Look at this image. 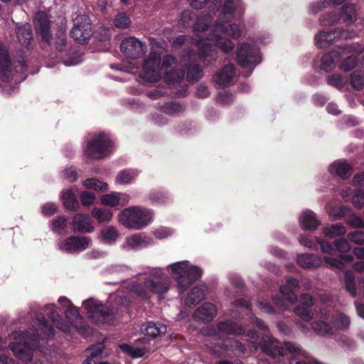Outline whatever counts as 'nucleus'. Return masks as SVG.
Returning a JSON list of instances; mask_svg holds the SVG:
<instances>
[{
  "label": "nucleus",
  "mask_w": 364,
  "mask_h": 364,
  "mask_svg": "<svg viewBox=\"0 0 364 364\" xmlns=\"http://www.w3.org/2000/svg\"><path fill=\"white\" fill-rule=\"evenodd\" d=\"M169 287L170 279L160 268H153L149 274H140L127 286L132 293L143 299H149L151 294H164Z\"/></svg>",
  "instance_id": "nucleus-4"
},
{
  "label": "nucleus",
  "mask_w": 364,
  "mask_h": 364,
  "mask_svg": "<svg viewBox=\"0 0 364 364\" xmlns=\"http://www.w3.org/2000/svg\"><path fill=\"white\" fill-rule=\"evenodd\" d=\"M58 302L62 306L66 308L65 310V314L70 323L77 329L82 328L83 325L82 323V318L78 312L77 309L73 306L66 297H60Z\"/></svg>",
  "instance_id": "nucleus-18"
},
{
  "label": "nucleus",
  "mask_w": 364,
  "mask_h": 364,
  "mask_svg": "<svg viewBox=\"0 0 364 364\" xmlns=\"http://www.w3.org/2000/svg\"><path fill=\"white\" fill-rule=\"evenodd\" d=\"M17 37L23 46H28L33 40L31 26L28 24L18 26L17 27Z\"/></svg>",
  "instance_id": "nucleus-31"
},
{
  "label": "nucleus",
  "mask_w": 364,
  "mask_h": 364,
  "mask_svg": "<svg viewBox=\"0 0 364 364\" xmlns=\"http://www.w3.org/2000/svg\"><path fill=\"white\" fill-rule=\"evenodd\" d=\"M346 82V80L338 75H333L328 78V84L336 87H342Z\"/></svg>",
  "instance_id": "nucleus-54"
},
{
  "label": "nucleus",
  "mask_w": 364,
  "mask_h": 364,
  "mask_svg": "<svg viewBox=\"0 0 364 364\" xmlns=\"http://www.w3.org/2000/svg\"><path fill=\"white\" fill-rule=\"evenodd\" d=\"M195 54L183 55L178 63L176 59L167 55L164 58L160 68L161 54L152 50L143 65L142 77L151 82H157L164 74V79L168 83H178L184 77V68L187 69V78L193 80L200 77L201 70L195 63Z\"/></svg>",
  "instance_id": "nucleus-2"
},
{
  "label": "nucleus",
  "mask_w": 364,
  "mask_h": 364,
  "mask_svg": "<svg viewBox=\"0 0 364 364\" xmlns=\"http://www.w3.org/2000/svg\"><path fill=\"white\" fill-rule=\"evenodd\" d=\"M100 201L102 205L106 206H124L129 203V196L124 193L112 192L102 195L100 198Z\"/></svg>",
  "instance_id": "nucleus-20"
},
{
  "label": "nucleus",
  "mask_w": 364,
  "mask_h": 364,
  "mask_svg": "<svg viewBox=\"0 0 364 364\" xmlns=\"http://www.w3.org/2000/svg\"><path fill=\"white\" fill-rule=\"evenodd\" d=\"M95 195L90 191H83L80 195V200L84 205L88 206L93 203Z\"/></svg>",
  "instance_id": "nucleus-56"
},
{
  "label": "nucleus",
  "mask_w": 364,
  "mask_h": 364,
  "mask_svg": "<svg viewBox=\"0 0 364 364\" xmlns=\"http://www.w3.org/2000/svg\"><path fill=\"white\" fill-rule=\"evenodd\" d=\"M259 54V50L257 47L243 43L237 50L238 63L242 67L250 64L255 65L260 62Z\"/></svg>",
  "instance_id": "nucleus-14"
},
{
  "label": "nucleus",
  "mask_w": 364,
  "mask_h": 364,
  "mask_svg": "<svg viewBox=\"0 0 364 364\" xmlns=\"http://www.w3.org/2000/svg\"><path fill=\"white\" fill-rule=\"evenodd\" d=\"M334 244L337 250L340 252L345 253L350 250V246L346 239H338L335 241Z\"/></svg>",
  "instance_id": "nucleus-57"
},
{
  "label": "nucleus",
  "mask_w": 364,
  "mask_h": 364,
  "mask_svg": "<svg viewBox=\"0 0 364 364\" xmlns=\"http://www.w3.org/2000/svg\"><path fill=\"white\" fill-rule=\"evenodd\" d=\"M247 336L248 337V339L247 340V343L250 344V350L251 351H256L259 346V343L258 342L259 341V336L258 335L255 333L254 331H250L247 333Z\"/></svg>",
  "instance_id": "nucleus-49"
},
{
  "label": "nucleus",
  "mask_w": 364,
  "mask_h": 364,
  "mask_svg": "<svg viewBox=\"0 0 364 364\" xmlns=\"http://www.w3.org/2000/svg\"><path fill=\"white\" fill-rule=\"evenodd\" d=\"M353 202L358 208H361L364 205V190L359 189L357 191L353 196Z\"/></svg>",
  "instance_id": "nucleus-61"
},
{
  "label": "nucleus",
  "mask_w": 364,
  "mask_h": 364,
  "mask_svg": "<svg viewBox=\"0 0 364 364\" xmlns=\"http://www.w3.org/2000/svg\"><path fill=\"white\" fill-rule=\"evenodd\" d=\"M62 200L64 206L67 209H75L78 205L77 199L71 190H66L62 192Z\"/></svg>",
  "instance_id": "nucleus-39"
},
{
  "label": "nucleus",
  "mask_w": 364,
  "mask_h": 364,
  "mask_svg": "<svg viewBox=\"0 0 364 364\" xmlns=\"http://www.w3.org/2000/svg\"><path fill=\"white\" fill-rule=\"evenodd\" d=\"M299 242L301 245L309 249L314 248L315 245L314 240H313L309 236H301L299 238Z\"/></svg>",
  "instance_id": "nucleus-64"
},
{
  "label": "nucleus",
  "mask_w": 364,
  "mask_h": 364,
  "mask_svg": "<svg viewBox=\"0 0 364 364\" xmlns=\"http://www.w3.org/2000/svg\"><path fill=\"white\" fill-rule=\"evenodd\" d=\"M242 11L240 0H225L219 15L218 21L212 28H209L210 22L209 15L197 18L194 25L196 34L199 36L200 33L209 31L206 39L201 38L197 41L200 58L205 59L208 53L213 52L215 46L225 53L233 50L235 45L228 37L239 38L241 35V29L237 24L229 23L233 18L240 17L242 15Z\"/></svg>",
  "instance_id": "nucleus-1"
},
{
  "label": "nucleus",
  "mask_w": 364,
  "mask_h": 364,
  "mask_svg": "<svg viewBox=\"0 0 364 364\" xmlns=\"http://www.w3.org/2000/svg\"><path fill=\"white\" fill-rule=\"evenodd\" d=\"M261 348L267 355L273 358L277 355L284 356L287 353L305 355L296 343L288 341L281 344L278 341L267 336L262 338Z\"/></svg>",
  "instance_id": "nucleus-8"
},
{
  "label": "nucleus",
  "mask_w": 364,
  "mask_h": 364,
  "mask_svg": "<svg viewBox=\"0 0 364 364\" xmlns=\"http://www.w3.org/2000/svg\"><path fill=\"white\" fill-rule=\"evenodd\" d=\"M149 240L142 234H134L126 238L124 248L127 250H138L146 247Z\"/></svg>",
  "instance_id": "nucleus-26"
},
{
  "label": "nucleus",
  "mask_w": 364,
  "mask_h": 364,
  "mask_svg": "<svg viewBox=\"0 0 364 364\" xmlns=\"http://www.w3.org/2000/svg\"><path fill=\"white\" fill-rule=\"evenodd\" d=\"M345 285L347 291L353 297L356 296V288L355 285V277L352 272L347 271L344 276Z\"/></svg>",
  "instance_id": "nucleus-42"
},
{
  "label": "nucleus",
  "mask_w": 364,
  "mask_h": 364,
  "mask_svg": "<svg viewBox=\"0 0 364 364\" xmlns=\"http://www.w3.org/2000/svg\"><path fill=\"white\" fill-rule=\"evenodd\" d=\"M141 331L147 336L156 337L165 334L167 328L164 324L161 323L149 321L142 326Z\"/></svg>",
  "instance_id": "nucleus-27"
},
{
  "label": "nucleus",
  "mask_w": 364,
  "mask_h": 364,
  "mask_svg": "<svg viewBox=\"0 0 364 364\" xmlns=\"http://www.w3.org/2000/svg\"><path fill=\"white\" fill-rule=\"evenodd\" d=\"M331 173H336L341 178H346L351 174V168L346 162H335L330 166Z\"/></svg>",
  "instance_id": "nucleus-33"
},
{
  "label": "nucleus",
  "mask_w": 364,
  "mask_h": 364,
  "mask_svg": "<svg viewBox=\"0 0 364 364\" xmlns=\"http://www.w3.org/2000/svg\"><path fill=\"white\" fill-rule=\"evenodd\" d=\"M168 268L171 270L173 277L177 281L181 292L185 291L202 274L198 267L192 265L186 260L173 263Z\"/></svg>",
  "instance_id": "nucleus-6"
},
{
  "label": "nucleus",
  "mask_w": 364,
  "mask_h": 364,
  "mask_svg": "<svg viewBox=\"0 0 364 364\" xmlns=\"http://www.w3.org/2000/svg\"><path fill=\"white\" fill-rule=\"evenodd\" d=\"M129 303V299L122 292L111 294L105 305L94 299L83 302V307L87 311L88 317L95 323H110L113 321L121 306Z\"/></svg>",
  "instance_id": "nucleus-5"
},
{
  "label": "nucleus",
  "mask_w": 364,
  "mask_h": 364,
  "mask_svg": "<svg viewBox=\"0 0 364 364\" xmlns=\"http://www.w3.org/2000/svg\"><path fill=\"white\" fill-rule=\"evenodd\" d=\"M82 185L85 188H92L100 191H107L108 188V185L107 183L101 181L95 178L86 179L83 181Z\"/></svg>",
  "instance_id": "nucleus-40"
},
{
  "label": "nucleus",
  "mask_w": 364,
  "mask_h": 364,
  "mask_svg": "<svg viewBox=\"0 0 364 364\" xmlns=\"http://www.w3.org/2000/svg\"><path fill=\"white\" fill-rule=\"evenodd\" d=\"M299 287L298 279L292 277L287 279L286 284L281 286L280 292L284 299H286L290 304H294L297 300V296L294 291V289Z\"/></svg>",
  "instance_id": "nucleus-23"
},
{
  "label": "nucleus",
  "mask_w": 364,
  "mask_h": 364,
  "mask_svg": "<svg viewBox=\"0 0 364 364\" xmlns=\"http://www.w3.org/2000/svg\"><path fill=\"white\" fill-rule=\"evenodd\" d=\"M244 333L243 328L237 323L232 321L220 322L217 326L208 329L205 334L212 336H218L223 338L227 335L239 336Z\"/></svg>",
  "instance_id": "nucleus-15"
},
{
  "label": "nucleus",
  "mask_w": 364,
  "mask_h": 364,
  "mask_svg": "<svg viewBox=\"0 0 364 364\" xmlns=\"http://www.w3.org/2000/svg\"><path fill=\"white\" fill-rule=\"evenodd\" d=\"M91 240L86 236H71L59 242V248L65 252H81L90 247Z\"/></svg>",
  "instance_id": "nucleus-12"
},
{
  "label": "nucleus",
  "mask_w": 364,
  "mask_h": 364,
  "mask_svg": "<svg viewBox=\"0 0 364 364\" xmlns=\"http://www.w3.org/2000/svg\"><path fill=\"white\" fill-rule=\"evenodd\" d=\"M33 25L36 33L46 42L51 40L50 21L44 11H38L33 18Z\"/></svg>",
  "instance_id": "nucleus-16"
},
{
  "label": "nucleus",
  "mask_w": 364,
  "mask_h": 364,
  "mask_svg": "<svg viewBox=\"0 0 364 364\" xmlns=\"http://www.w3.org/2000/svg\"><path fill=\"white\" fill-rule=\"evenodd\" d=\"M164 110L168 114H173L182 112L183 107L177 102H170L164 105Z\"/></svg>",
  "instance_id": "nucleus-51"
},
{
  "label": "nucleus",
  "mask_w": 364,
  "mask_h": 364,
  "mask_svg": "<svg viewBox=\"0 0 364 364\" xmlns=\"http://www.w3.org/2000/svg\"><path fill=\"white\" fill-rule=\"evenodd\" d=\"M205 287H195L189 292L185 304L188 306H195L200 302L205 295Z\"/></svg>",
  "instance_id": "nucleus-29"
},
{
  "label": "nucleus",
  "mask_w": 364,
  "mask_h": 364,
  "mask_svg": "<svg viewBox=\"0 0 364 364\" xmlns=\"http://www.w3.org/2000/svg\"><path fill=\"white\" fill-rule=\"evenodd\" d=\"M224 345L226 348H230L232 350H236L239 353L244 354L245 353V346L239 341L232 339L227 338L224 341Z\"/></svg>",
  "instance_id": "nucleus-46"
},
{
  "label": "nucleus",
  "mask_w": 364,
  "mask_h": 364,
  "mask_svg": "<svg viewBox=\"0 0 364 364\" xmlns=\"http://www.w3.org/2000/svg\"><path fill=\"white\" fill-rule=\"evenodd\" d=\"M349 240L355 244H364V232L363 231L356 230L348 234Z\"/></svg>",
  "instance_id": "nucleus-53"
},
{
  "label": "nucleus",
  "mask_w": 364,
  "mask_h": 364,
  "mask_svg": "<svg viewBox=\"0 0 364 364\" xmlns=\"http://www.w3.org/2000/svg\"><path fill=\"white\" fill-rule=\"evenodd\" d=\"M356 64V60L353 56L347 57L343 62L341 63L339 68L344 71H348L353 69Z\"/></svg>",
  "instance_id": "nucleus-55"
},
{
  "label": "nucleus",
  "mask_w": 364,
  "mask_h": 364,
  "mask_svg": "<svg viewBox=\"0 0 364 364\" xmlns=\"http://www.w3.org/2000/svg\"><path fill=\"white\" fill-rule=\"evenodd\" d=\"M120 48L126 56L136 59L141 58L145 53L146 46L135 37H129L121 43Z\"/></svg>",
  "instance_id": "nucleus-13"
},
{
  "label": "nucleus",
  "mask_w": 364,
  "mask_h": 364,
  "mask_svg": "<svg viewBox=\"0 0 364 364\" xmlns=\"http://www.w3.org/2000/svg\"><path fill=\"white\" fill-rule=\"evenodd\" d=\"M111 146L109 139L104 134H99L88 141L85 154L90 159H100L107 155Z\"/></svg>",
  "instance_id": "nucleus-9"
},
{
  "label": "nucleus",
  "mask_w": 364,
  "mask_h": 364,
  "mask_svg": "<svg viewBox=\"0 0 364 364\" xmlns=\"http://www.w3.org/2000/svg\"><path fill=\"white\" fill-rule=\"evenodd\" d=\"M153 219V213L148 209L139 207H129L118 215L119 222L124 227L140 230L148 225Z\"/></svg>",
  "instance_id": "nucleus-7"
},
{
  "label": "nucleus",
  "mask_w": 364,
  "mask_h": 364,
  "mask_svg": "<svg viewBox=\"0 0 364 364\" xmlns=\"http://www.w3.org/2000/svg\"><path fill=\"white\" fill-rule=\"evenodd\" d=\"M323 259L324 262L331 267L336 268L339 270H342L344 268V264L336 258L324 257Z\"/></svg>",
  "instance_id": "nucleus-59"
},
{
  "label": "nucleus",
  "mask_w": 364,
  "mask_h": 364,
  "mask_svg": "<svg viewBox=\"0 0 364 364\" xmlns=\"http://www.w3.org/2000/svg\"><path fill=\"white\" fill-rule=\"evenodd\" d=\"M120 348L123 352L128 354L132 358H140L142 357L145 351L142 348H134L132 346L128 344H122L120 345Z\"/></svg>",
  "instance_id": "nucleus-44"
},
{
  "label": "nucleus",
  "mask_w": 364,
  "mask_h": 364,
  "mask_svg": "<svg viewBox=\"0 0 364 364\" xmlns=\"http://www.w3.org/2000/svg\"><path fill=\"white\" fill-rule=\"evenodd\" d=\"M103 350V348L101 346H97L95 348H92L90 353V356L87 358L83 364H92V360L100 355Z\"/></svg>",
  "instance_id": "nucleus-63"
},
{
  "label": "nucleus",
  "mask_w": 364,
  "mask_h": 364,
  "mask_svg": "<svg viewBox=\"0 0 364 364\" xmlns=\"http://www.w3.org/2000/svg\"><path fill=\"white\" fill-rule=\"evenodd\" d=\"M350 83L355 89L360 90L364 84V73L354 72L351 75Z\"/></svg>",
  "instance_id": "nucleus-47"
},
{
  "label": "nucleus",
  "mask_w": 364,
  "mask_h": 364,
  "mask_svg": "<svg viewBox=\"0 0 364 364\" xmlns=\"http://www.w3.org/2000/svg\"><path fill=\"white\" fill-rule=\"evenodd\" d=\"M136 170H122L119 171L115 178L118 184H128L131 183L138 175Z\"/></svg>",
  "instance_id": "nucleus-34"
},
{
  "label": "nucleus",
  "mask_w": 364,
  "mask_h": 364,
  "mask_svg": "<svg viewBox=\"0 0 364 364\" xmlns=\"http://www.w3.org/2000/svg\"><path fill=\"white\" fill-rule=\"evenodd\" d=\"M333 326L339 330H346L349 327L350 318L343 313H337L333 316Z\"/></svg>",
  "instance_id": "nucleus-38"
},
{
  "label": "nucleus",
  "mask_w": 364,
  "mask_h": 364,
  "mask_svg": "<svg viewBox=\"0 0 364 364\" xmlns=\"http://www.w3.org/2000/svg\"><path fill=\"white\" fill-rule=\"evenodd\" d=\"M41 209L45 215L50 216L58 211V206L55 203H48L43 205Z\"/></svg>",
  "instance_id": "nucleus-60"
},
{
  "label": "nucleus",
  "mask_w": 364,
  "mask_h": 364,
  "mask_svg": "<svg viewBox=\"0 0 364 364\" xmlns=\"http://www.w3.org/2000/svg\"><path fill=\"white\" fill-rule=\"evenodd\" d=\"M299 223L303 230H314L320 225V222L316 218V214L306 210L301 213L299 216Z\"/></svg>",
  "instance_id": "nucleus-24"
},
{
  "label": "nucleus",
  "mask_w": 364,
  "mask_h": 364,
  "mask_svg": "<svg viewBox=\"0 0 364 364\" xmlns=\"http://www.w3.org/2000/svg\"><path fill=\"white\" fill-rule=\"evenodd\" d=\"M347 223L353 228L364 227L363 220L361 218L355 215H352L348 218Z\"/></svg>",
  "instance_id": "nucleus-58"
},
{
  "label": "nucleus",
  "mask_w": 364,
  "mask_h": 364,
  "mask_svg": "<svg viewBox=\"0 0 364 364\" xmlns=\"http://www.w3.org/2000/svg\"><path fill=\"white\" fill-rule=\"evenodd\" d=\"M74 26L70 32L73 39L80 43H85L92 35L90 20L88 16L82 14L77 16L73 20Z\"/></svg>",
  "instance_id": "nucleus-11"
},
{
  "label": "nucleus",
  "mask_w": 364,
  "mask_h": 364,
  "mask_svg": "<svg viewBox=\"0 0 364 364\" xmlns=\"http://www.w3.org/2000/svg\"><path fill=\"white\" fill-rule=\"evenodd\" d=\"M341 58V53L339 50H333L325 54L321 59V68L326 71L331 70Z\"/></svg>",
  "instance_id": "nucleus-32"
},
{
  "label": "nucleus",
  "mask_w": 364,
  "mask_h": 364,
  "mask_svg": "<svg viewBox=\"0 0 364 364\" xmlns=\"http://www.w3.org/2000/svg\"><path fill=\"white\" fill-rule=\"evenodd\" d=\"M315 241L320 245L321 250L323 253L328 255L333 254L334 248L330 242L324 241L318 237H315Z\"/></svg>",
  "instance_id": "nucleus-52"
},
{
  "label": "nucleus",
  "mask_w": 364,
  "mask_h": 364,
  "mask_svg": "<svg viewBox=\"0 0 364 364\" xmlns=\"http://www.w3.org/2000/svg\"><path fill=\"white\" fill-rule=\"evenodd\" d=\"M155 237L158 239H164L172 234L171 230L166 227H161L156 229L154 232Z\"/></svg>",
  "instance_id": "nucleus-62"
},
{
  "label": "nucleus",
  "mask_w": 364,
  "mask_h": 364,
  "mask_svg": "<svg viewBox=\"0 0 364 364\" xmlns=\"http://www.w3.org/2000/svg\"><path fill=\"white\" fill-rule=\"evenodd\" d=\"M235 76V68L232 65H225L215 76V82L220 85H228Z\"/></svg>",
  "instance_id": "nucleus-28"
},
{
  "label": "nucleus",
  "mask_w": 364,
  "mask_h": 364,
  "mask_svg": "<svg viewBox=\"0 0 364 364\" xmlns=\"http://www.w3.org/2000/svg\"><path fill=\"white\" fill-rule=\"evenodd\" d=\"M100 235L105 243L112 244L116 241L119 234L114 227L106 226L102 229Z\"/></svg>",
  "instance_id": "nucleus-36"
},
{
  "label": "nucleus",
  "mask_w": 364,
  "mask_h": 364,
  "mask_svg": "<svg viewBox=\"0 0 364 364\" xmlns=\"http://www.w3.org/2000/svg\"><path fill=\"white\" fill-rule=\"evenodd\" d=\"M46 314L50 318L55 326L63 332H66L69 329V326L64 323L61 322V317L55 311V306L52 304L46 305L44 308Z\"/></svg>",
  "instance_id": "nucleus-30"
},
{
  "label": "nucleus",
  "mask_w": 364,
  "mask_h": 364,
  "mask_svg": "<svg viewBox=\"0 0 364 364\" xmlns=\"http://www.w3.org/2000/svg\"><path fill=\"white\" fill-rule=\"evenodd\" d=\"M298 264L304 269L320 267L323 262L320 257L312 254H301L297 257Z\"/></svg>",
  "instance_id": "nucleus-25"
},
{
  "label": "nucleus",
  "mask_w": 364,
  "mask_h": 364,
  "mask_svg": "<svg viewBox=\"0 0 364 364\" xmlns=\"http://www.w3.org/2000/svg\"><path fill=\"white\" fill-rule=\"evenodd\" d=\"M217 309L214 304L205 303L201 307L196 309L193 317L196 320L204 323H208L216 316Z\"/></svg>",
  "instance_id": "nucleus-22"
},
{
  "label": "nucleus",
  "mask_w": 364,
  "mask_h": 364,
  "mask_svg": "<svg viewBox=\"0 0 364 364\" xmlns=\"http://www.w3.org/2000/svg\"><path fill=\"white\" fill-rule=\"evenodd\" d=\"M329 318L326 310H321L317 315L316 320L311 323L313 331L319 336H326L332 333V328L326 321Z\"/></svg>",
  "instance_id": "nucleus-19"
},
{
  "label": "nucleus",
  "mask_w": 364,
  "mask_h": 364,
  "mask_svg": "<svg viewBox=\"0 0 364 364\" xmlns=\"http://www.w3.org/2000/svg\"><path fill=\"white\" fill-rule=\"evenodd\" d=\"M294 313L299 316L301 319L306 321H310L313 318V313L309 311L306 306V307H301V306H296L294 309Z\"/></svg>",
  "instance_id": "nucleus-48"
},
{
  "label": "nucleus",
  "mask_w": 364,
  "mask_h": 364,
  "mask_svg": "<svg viewBox=\"0 0 364 364\" xmlns=\"http://www.w3.org/2000/svg\"><path fill=\"white\" fill-rule=\"evenodd\" d=\"M356 33L350 29L341 31L338 28L329 31H321L315 37V42L317 47L323 48L329 46L334 41L338 38H353Z\"/></svg>",
  "instance_id": "nucleus-10"
},
{
  "label": "nucleus",
  "mask_w": 364,
  "mask_h": 364,
  "mask_svg": "<svg viewBox=\"0 0 364 364\" xmlns=\"http://www.w3.org/2000/svg\"><path fill=\"white\" fill-rule=\"evenodd\" d=\"M346 229L342 225H333L326 227L323 230V235L329 238H334L339 236H343L346 234Z\"/></svg>",
  "instance_id": "nucleus-37"
},
{
  "label": "nucleus",
  "mask_w": 364,
  "mask_h": 364,
  "mask_svg": "<svg viewBox=\"0 0 364 364\" xmlns=\"http://www.w3.org/2000/svg\"><path fill=\"white\" fill-rule=\"evenodd\" d=\"M0 75L2 80L5 82H12L14 80L15 82H19L21 80L14 79L16 75L14 73L10 58L8 55V52L5 47L0 44Z\"/></svg>",
  "instance_id": "nucleus-17"
},
{
  "label": "nucleus",
  "mask_w": 364,
  "mask_h": 364,
  "mask_svg": "<svg viewBox=\"0 0 364 364\" xmlns=\"http://www.w3.org/2000/svg\"><path fill=\"white\" fill-rule=\"evenodd\" d=\"M67 219L64 216H59L52 222V230L60 233L66 226Z\"/></svg>",
  "instance_id": "nucleus-50"
},
{
  "label": "nucleus",
  "mask_w": 364,
  "mask_h": 364,
  "mask_svg": "<svg viewBox=\"0 0 364 364\" xmlns=\"http://www.w3.org/2000/svg\"><path fill=\"white\" fill-rule=\"evenodd\" d=\"M35 317L33 321L32 328L26 332H16L14 337L18 341L11 345V349L14 354L23 362H32L31 348L28 346L31 344L33 346L40 339H46L53 335V329L45 321L44 316L37 309L31 310V317Z\"/></svg>",
  "instance_id": "nucleus-3"
},
{
  "label": "nucleus",
  "mask_w": 364,
  "mask_h": 364,
  "mask_svg": "<svg viewBox=\"0 0 364 364\" xmlns=\"http://www.w3.org/2000/svg\"><path fill=\"white\" fill-rule=\"evenodd\" d=\"M131 20L125 14H118L114 19V25L119 28H127L131 26Z\"/></svg>",
  "instance_id": "nucleus-43"
},
{
  "label": "nucleus",
  "mask_w": 364,
  "mask_h": 364,
  "mask_svg": "<svg viewBox=\"0 0 364 364\" xmlns=\"http://www.w3.org/2000/svg\"><path fill=\"white\" fill-rule=\"evenodd\" d=\"M71 225L74 232L90 233L95 229L89 216L82 213L73 217Z\"/></svg>",
  "instance_id": "nucleus-21"
},
{
  "label": "nucleus",
  "mask_w": 364,
  "mask_h": 364,
  "mask_svg": "<svg viewBox=\"0 0 364 364\" xmlns=\"http://www.w3.org/2000/svg\"><path fill=\"white\" fill-rule=\"evenodd\" d=\"M91 214L98 223L109 222L113 217V214L109 210L102 208L95 207L92 208Z\"/></svg>",
  "instance_id": "nucleus-35"
},
{
  "label": "nucleus",
  "mask_w": 364,
  "mask_h": 364,
  "mask_svg": "<svg viewBox=\"0 0 364 364\" xmlns=\"http://www.w3.org/2000/svg\"><path fill=\"white\" fill-rule=\"evenodd\" d=\"M190 5L196 9H201L208 5L209 7L220 3L221 0H188Z\"/></svg>",
  "instance_id": "nucleus-45"
},
{
  "label": "nucleus",
  "mask_w": 364,
  "mask_h": 364,
  "mask_svg": "<svg viewBox=\"0 0 364 364\" xmlns=\"http://www.w3.org/2000/svg\"><path fill=\"white\" fill-rule=\"evenodd\" d=\"M341 18L348 24L354 22L356 19L355 6L346 4L343 7Z\"/></svg>",
  "instance_id": "nucleus-41"
}]
</instances>
